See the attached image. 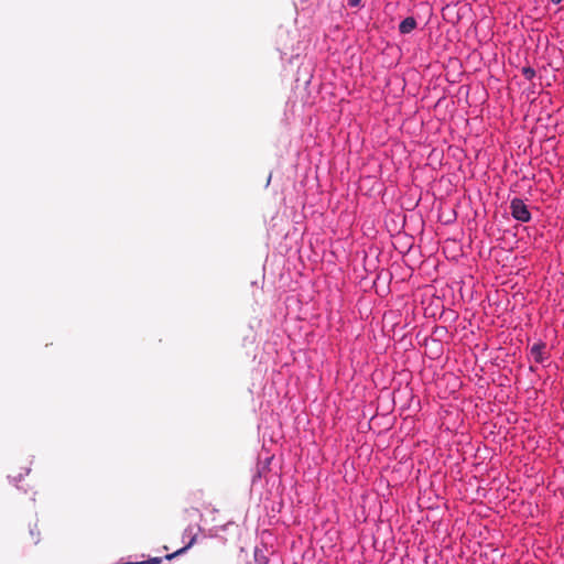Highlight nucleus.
<instances>
[{
  "label": "nucleus",
  "instance_id": "nucleus-6",
  "mask_svg": "<svg viewBox=\"0 0 564 564\" xmlns=\"http://www.w3.org/2000/svg\"><path fill=\"white\" fill-rule=\"evenodd\" d=\"M253 560L256 564H269V557L267 555V546H256L253 551Z\"/></svg>",
  "mask_w": 564,
  "mask_h": 564
},
{
  "label": "nucleus",
  "instance_id": "nucleus-4",
  "mask_svg": "<svg viewBox=\"0 0 564 564\" xmlns=\"http://www.w3.org/2000/svg\"><path fill=\"white\" fill-rule=\"evenodd\" d=\"M417 26L416 20L413 17H408L399 24V32L401 34H409Z\"/></svg>",
  "mask_w": 564,
  "mask_h": 564
},
{
  "label": "nucleus",
  "instance_id": "nucleus-1",
  "mask_svg": "<svg viewBox=\"0 0 564 564\" xmlns=\"http://www.w3.org/2000/svg\"><path fill=\"white\" fill-rule=\"evenodd\" d=\"M510 212L511 216L521 223H529L532 218L531 213L523 199L518 197L510 202Z\"/></svg>",
  "mask_w": 564,
  "mask_h": 564
},
{
  "label": "nucleus",
  "instance_id": "nucleus-8",
  "mask_svg": "<svg viewBox=\"0 0 564 564\" xmlns=\"http://www.w3.org/2000/svg\"><path fill=\"white\" fill-rule=\"evenodd\" d=\"M30 536L34 544H36L39 542L40 532H39L36 525L34 528L30 529Z\"/></svg>",
  "mask_w": 564,
  "mask_h": 564
},
{
  "label": "nucleus",
  "instance_id": "nucleus-2",
  "mask_svg": "<svg viewBox=\"0 0 564 564\" xmlns=\"http://www.w3.org/2000/svg\"><path fill=\"white\" fill-rule=\"evenodd\" d=\"M545 349L546 344L542 340L534 343L530 348V355L536 364H543L549 358Z\"/></svg>",
  "mask_w": 564,
  "mask_h": 564
},
{
  "label": "nucleus",
  "instance_id": "nucleus-11",
  "mask_svg": "<svg viewBox=\"0 0 564 564\" xmlns=\"http://www.w3.org/2000/svg\"><path fill=\"white\" fill-rule=\"evenodd\" d=\"M554 4L561 3L563 0H551Z\"/></svg>",
  "mask_w": 564,
  "mask_h": 564
},
{
  "label": "nucleus",
  "instance_id": "nucleus-9",
  "mask_svg": "<svg viewBox=\"0 0 564 564\" xmlns=\"http://www.w3.org/2000/svg\"><path fill=\"white\" fill-rule=\"evenodd\" d=\"M358 1H359V0H350V1H349V4H350V6H352V7H355V6H357V4H358Z\"/></svg>",
  "mask_w": 564,
  "mask_h": 564
},
{
  "label": "nucleus",
  "instance_id": "nucleus-7",
  "mask_svg": "<svg viewBox=\"0 0 564 564\" xmlns=\"http://www.w3.org/2000/svg\"><path fill=\"white\" fill-rule=\"evenodd\" d=\"M521 73L524 76V78L528 80H532L536 75L534 68H532L530 66L523 67Z\"/></svg>",
  "mask_w": 564,
  "mask_h": 564
},
{
  "label": "nucleus",
  "instance_id": "nucleus-5",
  "mask_svg": "<svg viewBox=\"0 0 564 564\" xmlns=\"http://www.w3.org/2000/svg\"><path fill=\"white\" fill-rule=\"evenodd\" d=\"M272 459L273 456L265 458L261 466L258 464L257 471L252 477V482L260 480L269 471Z\"/></svg>",
  "mask_w": 564,
  "mask_h": 564
},
{
  "label": "nucleus",
  "instance_id": "nucleus-3",
  "mask_svg": "<svg viewBox=\"0 0 564 564\" xmlns=\"http://www.w3.org/2000/svg\"><path fill=\"white\" fill-rule=\"evenodd\" d=\"M184 536H188L189 542L182 549L177 550L176 552L165 555V557H164L165 560L170 561V560L174 558L175 556L186 552L196 541V534L194 533V529L192 527H188L185 529Z\"/></svg>",
  "mask_w": 564,
  "mask_h": 564
},
{
  "label": "nucleus",
  "instance_id": "nucleus-10",
  "mask_svg": "<svg viewBox=\"0 0 564 564\" xmlns=\"http://www.w3.org/2000/svg\"><path fill=\"white\" fill-rule=\"evenodd\" d=\"M12 479L14 482L21 481L22 475H19V477H13Z\"/></svg>",
  "mask_w": 564,
  "mask_h": 564
}]
</instances>
